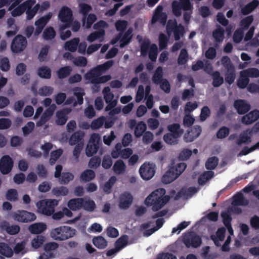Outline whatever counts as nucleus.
<instances>
[{"label": "nucleus", "mask_w": 259, "mask_h": 259, "mask_svg": "<svg viewBox=\"0 0 259 259\" xmlns=\"http://www.w3.org/2000/svg\"><path fill=\"white\" fill-rule=\"evenodd\" d=\"M54 89L50 86H44L38 90V94L42 96H50L53 92Z\"/></svg>", "instance_id": "0e129e2a"}, {"label": "nucleus", "mask_w": 259, "mask_h": 259, "mask_svg": "<svg viewBox=\"0 0 259 259\" xmlns=\"http://www.w3.org/2000/svg\"><path fill=\"white\" fill-rule=\"evenodd\" d=\"M27 45V40L25 37L21 34L17 35L13 39L11 49L13 53H18L23 51Z\"/></svg>", "instance_id": "6e6552de"}, {"label": "nucleus", "mask_w": 259, "mask_h": 259, "mask_svg": "<svg viewBox=\"0 0 259 259\" xmlns=\"http://www.w3.org/2000/svg\"><path fill=\"white\" fill-rule=\"evenodd\" d=\"M168 37L163 33H160L159 36V47L160 50L165 49L167 46Z\"/></svg>", "instance_id": "680f3d73"}, {"label": "nucleus", "mask_w": 259, "mask_h": 259, "mask_svg": "<svg viewBox=\"0 0 259 259\" xmlns=\"http://www.w3.org/2000/svg\"><path fill=\"white\" fill-rule=\"evenodd\" d=\"M0 228L2 230L5 231L8 234L14 235L19 233L20 227L17 225H10L7 221H3L0 223Z\"/></svg>", "instance_id": "a211bd4d"}, {"label": "nucleus", "mask_w": 259, "mask_h": 259, "mask_svg": "<svg viewBox=\"0 0 259 259\" xmlns=\"http://www.w3.org/2000/svg\"><path fill=\"white\" fill-rule=\"evenodd\" d=\"M211 77L212 79V85L214 88H218L224 83V78L221 76V74L218 71H214Z\"/></svg>", "instance_id": "72a5a7b5"}, {"label": "nucleus", "mask_w": 259, "mask_h": 259, "mask_svg": "<svg viewBox=\"0 0 259 259\" xmlns=\"http://www.w3.org/2000/svg\"><path fill=\"white\" fill-rule=\"evenodd\" d=\"M219 159L215 156L209 157L205 162V167L207 169L212 170L215 168L218 164Z\"/></svg>", "instance_id": "49530a36"}, {"label": "nucleus", "mask_w": 259, "mask_h": 259, "mask_svg": "<svg viewBox=\"0 0 259 259\" xmlns=\"http://www.w3.org/2000/svg\"><path fill=\"white\" fill-rule=\"evenodd\" d=\"M71 66H65L59 69L57 72L58 77L60 79L67 77L71 71Z\"/></svg>", "instance_id": "603ef678"}, {"label": "nucleus", "mask_w": 259, "mask_h": 259, "mask_svg": "<svg viewBox=\"0 0 259 259\" xmlns=\"http://www.w3.org/2000/svg\"><path fill=\"white\" fill-rule=\"evenodd\" d=\"M93 243L99 249H102L107 246V241L102 236L94 237L93 238Z\"/></svg>", "instance_id": "7c9ffc66"}, {"label": "nucleus", "mask_w": 259, "mask_h": 259, "mask_svg": "<svg viewBox=\"0 0 259 259\" xmlns=\"http://www.w3.org/2000/svg\"><path fill=\"white\" fill-rule=\"evenodd\" d=\"M251 141V138L248 136L247 132L241 133L239 135V139L236 141L238 145H241L242 144H248Z\"/></svg>", "instance_id": "09e8293b"}, {"label": "nucleus", "mask_w": 259, "mask_h": 259, "mask_svg": "<svg viewBox=\"0 0 259 259\" xmlns=\"http://www.w3.org/2000/svg\"><path fill=\"white\" fill-rule=\"evenodd\" d=\"M58 204L56 199H44L38 201L36 207L38 211L47 216H51L55 211V207Z\"/></svg>", "instance_id": "7ed1b4c3"}, {"label": "nucleus", "mask_w": 259, "mask_h": 259, "mask_svg": "<svg viewBox=\"0 0 259 259\" xmlns=\"http://www.w3.org/2000/svg\"><path fill=\"white\" fill-rule=\"evenodd\" d=\"M212 36L214 38L216 42L220 43L222 42L224 37V29L219 26L212 32Z\"/></svg>", "instance_id": "ea45409f"}, {"label": "nucleus", "mask_w": 259, "mask_h": 259, "mask_svg": "<svg viewBox=\"0 0 259 259\" xmlns=\"http://www.w3.org/2000/svg\"><path fill=\"white\" fill-rule=\"evenodd\" d=\"M37 74L41 78L49 79L51 76V70L47 66H42L38 68Z\"/></svg>", "instance_id": "37998d69"}, {"label": "nucleus", "mask_w": 259, "mask_h": 259, "mask_svg": "<svg viewBox=\"0 0 259 259\" xmlns=\"http://www.w3.org/2000/svg\"><path fill=\"white\" fill-rule=\"evenodd\" d=\"M63 151L62 149H59L54 150L51 152L50 158L49 162L51 165H54L56 161L60 158L62 155Z\"/></svg>", "instance_id": "864d4df0"}, {"label": "nucleus", "mask_w": 259, "mask_h": 259, "mask_svg": "<svg viewBox=\"0 0 259 259\" xmlns=\"http://www.w3.org/2000/svg\"><path fill=\"white\" fill-rule=\"evenodd\" d=\"M150 42L149 39L145 40L141 45L140 52L142 56H146L150 50Z\"/></svg>", "instance_id": "bf43d9fd"}, {"label": "nucleus", "mask_w": 259, "mask_h": 259, "mask_svg": "<svg viewBox=\"0 0 259 259\" xmlns=\"http://www.w3.org/2000/svg\"><path fill=\"white\" fill-rule=\"evenodd\" d=\"M96 208V205L93 200L85 199L83 198L82 207L84 210L89 211L93 212Z\"/></svg>", "instance_id": "a19ab883"}, {"label": "nucleus", "mask_w": 259, "mask_h": 259, "mask_svg": "<svg viewBox=\"0 0 259 259\" xmlns=\"http://www.w3.org/2000/svg\"><path fill=\"white\" fill-rule=\"evenodd\" d=\"M188 60V53L187 50L184 48L181 50L178 58L179 65H185Z\"/></svg>", "instance_id": "3c124183"}, {"label": "nucleus", "mask_w": 259, "mask_h": 259, "mask_svg": "<svg viewBox=\"0 0 259 259\" xmlns=\"http://www.w3.org/2000/svg\"><path fill=\"white\" fill-rule=\"evenodd\" d=\"M164 188H159L152 192L145 200V205L152 206V210L156 211L160 209L169 200L170 197L165 195Z\"/></svg>", "instance_id": "f257e3e1"}, {"label": "nucleus", "mask_w": 259, "mask_h": 259, "mask_svg": "<svg viewBox=\"0 0 259 259\" xmlns=\"http://www.w3.org/2000/svg\"><path fill=\"white\" fill-rule=\"evenodd\" d=\"M133 200V197L129 192H124L119 197V208L122 209H127L132 204Z\"/></svg>", "instance_id": "dca6fc26"}, {"label": "nucleus", "mask_w": 259, "mask_h": 259, "mask_svg": "<svg viewBox=\"0 0 259 259\" xmlns=\"http://www.w3.org/2000/svg\"><path fill=\"white\" fill-rule=\"evenodd\" d=\"M179 175L174 170L173 167L170 166L165 174L162 176L161 181L163 183L168 184L176 180Z\"/></svg>", "instance_id": "aec40b11"}, {"label": "nucleus", "mask_w": 259, "mask_h": 259, "mask_svg": "<svg viewBox=\"0 0 259 259\" xmlns=\"http://www.w3.org/2000/svg\"><path fill=\"white\" fill-rule=\"evenodd\" d=\"M234 107L239 114H244L250 109V104L243 99L235 100Z\"/></svg>", "instance_id": "2eb2a0df"}, {"label": "nucleus", "mask_w": 259, "mask_h": 259, "mask_svg": "<svg viewBox=\"0 0 259 259\" xmlns=\"http://www.w3.org/2000/svg\"><path fill=\"white\" fill-rule=\"evenodd\" d=\"M79 41L78 37L73 38L65 42L64 48L65 50L69 51L70 52H75L77 49Z\"/></svg>", "instance_id": "393cba45"}, {"label": "nucleus", "mask_w": 259, "mask_h": 259, "mask_svg": "<svg viewBox=\"0 0 259 259\" xmlns=\"http://www.w3.org/2000/svg\"><path fill=\"white\" fill-rule=\"evenodd\" d=\"M167 128L169 133L180 137L184 132L183 130L181 128L180 124L178 123L169 124Z\"/></svg>", "instance_id": "58836bf2"}, {"label": "nucleus", "mask_w": 259, "mask_h": 259, "mask_svg": "<svg viewBox=\"0 0 259 259\" xmlns=\"http://www.w3.org/2000/svg\"><path fill=\"white\" fill-rule=\"evenodd\" d=\"M248 203V200L245 198L241 193H238L233 197L232 203L234 206H246Z\"/></svg>", "instance_id": "bb28decb"}, {"label": "nucleus", "mask_w": 259, "mask_h": 259, "mask_svg": "<svg viewBox=\"0 0 259 259\" xmlns=\"http://www.w3.org/2000/svg\"><path fill=\"white\" fill-rule=\"evenodd\" d=\"M102 92L104 95L105 101L107 104L105 108V110L108 111V110L116 106L117 101L116 100H113L114 94L111 92L110 89L109 87H105Z\"/></svg>", "instance_id": "f8f14e48"}, {"label": "nucleus", "mask_w": 259, "mask_h": 259, "mask_svg": "<svg viewBox=\"0 0 259 259\" xmlns=\"http://www.w3.org/2000/svg\"><path fill=\"white\" fill-rule=\"evenodd\" d=\"M147 128L146 124L143 121L138 122L135 127L134 134L137 138H140L143 135Z\"/></svg>", "instance_id": "c03bdc74"}, {"label": "nucleus", "mask_w": 259, "mask_h": 259, "mask_svg": "<svg viewBox=\"0 0 259 259\" xmlns=\"http://www.w3.org/2000/svg\"><path fill=\"white\" fill-rule=\"evenodd\" d=\"M84 133L80 131L74 132L69 139V143L71 145L80 144H82L81 141L83 140Z\"/></svg>", "instance_id": "a878e982"}, {"label": "nucleus", "mask_w": 259, "mask_h": 259, "mask_svg": "<svg viewBox=\"0 0 259 259\" xmlns=\"http://www.w3.org/2000/svg\"><path fill=\"white\" fill-rule=\"evenodd\" d=\"M57 116L56 124L59 125L65 124L67 120V117L65 113L63 111H59L57 112Z\"/></svg>", "instance_id": "69168bd1"}, {"label": "nucleus", "mask_w": 259, "mask_h": 259, "mask_svg": "<svg viewBox=\"0 0 259 259\" xmlns=\"http://www.w3.org/2000/svg\"><path fill=\"white\" fill-rule=\"evenodd\" d=\"M54 194L57 196H66L68 194V189L63 186L54 188L53 189Z\"/></svg>", "instance_id": "052dcab7"}, {"label": "nucleus", "mask_w": 259, "mask_h": 259, "mask_svg": "<svg viewBox=\"0 0 259 259\" xmlns=\"http://www.w3.org/2000/svg\"><path fill=\"white\" fill-rule=\"evenodd\" d=\"M163 7L158 5L155 10L154 13L151 19V23L154 24L159 22L162 25H165L167 21V15L165 12H163Z\"/></svg>", "instance_id": "9b49d317"}, {"label": "nucleus", "mask_w": 259, "mask_h": 259, "mask_svg": "<svg viewBox=\"0 0 259 259\" xmlns=\"http://www.w3.org/2000/svg\"><path fill=\"white\" fill-rule=\"evenodd\" d=\"M56 32L52 27H49L45 29L42 36L45 40H49L54 39L56 36Z\"/></svg>", "instance_id": "a18cd8bd"}, {"label": "nucleus", "mask_w": 259, "mask_h": 259, "mask_svg": "<svg viewBox=\"0 0 259 259\" xmlns=\"http://www.w3.org/2000/svg\"><path fill=\"white\" fill-rule=\"evenodd\" d=\"M244 71L240 72V77L237 80V85L240 89H245L248 84L249 79Z\"/></svg>", "instance_id": "c85d7f7f"}, {"label": "nucleus", "mask_w": 259, "mask_h": 259, "mask_svg": "<svg viewBox=\"0 0 259 259\" xmlns=\"http://www.w3.org/2000/svg\"><path fill=\"white\" fill-rule=\"evenodd\" d=\"M75 234V230L68 226H60L53 229L51 236L56 240H65L73 237Z\"/></svg>", "instance_id": "f03ea898"}, {"label": "nucleus", "mask_w": 259, "mask_h": 259, "mask_svg": "<svg viewBox=\"0 0 259 259\" xmlns=\"http://www.w3.org/2000/svg\"><path fill=\"white\" fill-rule=\"evenodd\" d=\"M153 82L156 84L160 83L164 79L163 78V70L161 66H158L152 76Z\"/></svg>", "instance_id": "c9c22d12"}, {"label": "nucleus", "mask_w": 259, "mask_h": 259, "mask_svg": "<svg viewBox=\"0 0 259 259\" xmlns=\"http://www.w3.org/2000/svg\"><path fill=\"white\" fill-rule=\"evenodd\" d=\"M155 172V166L149 163H144L139 169L140 176L145 180L151 179L154 176Z\"/></svg>", "instance_id": "9d476101"}, {"label": "nucleus", "mask_w": 259, "mask_h": 259, "mask_svg": "<svg viewBox=\"0 0 259 259\" xmlns=\"http://www.w3.org/2000/svg\"><path fill=\"white\" fill-rule=\"evenodd\" d=\"M230 133V129L225 126L221 127L217 133V137L218 139H224L227 137Z\"/></svg>", "instance_id": "338daca9"}, {"label": "nucleus", "mask_w": 259, "mask_h": 259, "mask_svg": "<svg viewBox=\"0 0 259 259\" xmlns=\"http://www.w3.org/2000/svg\"><path fill=\"white\" fill-rule=\"evenodd\" d=\"M184 243L187 247L197 248L201 244L202 239L198 235L195 234H191L184 238Z\"/></svg>", "instance_id": "4468645a"}, {"label": "nucleus", "mask_w": 259, "mask_h": 259, "mask_svg": "<svg viewBox=\"0 0 259 259\" xmlns=\"http://www.w3.org/2000/svg\"><path fill=\"white\" fill-rule=\"evenodd\" d=\"M172 11L174 15L176 17H180L182 14V6L180 2L177 1H174L172 3L171 5Z\"/></svg>", "instance_id": "4d7b16f0"}, {"label": "nucleus", "mask_w": 259, "mask_h": 259, "mask_svg": "<svg viewBox=\"0 0 259 259\" xmlns=\"http://www.w3.org/2000/svg\"><path fill=\"white\" fill-rule=\"evenodd\" d=\"M116 181V178L115 176H112L109 180L106 182L104 186L103 190L107 193H110L111 189Z\"/></svg>", "instance_id": "13d9d810"}, {"label": "nucleus", "mask_w": 259, "mask_h": 259, "mask_svg": "<svg viewBox=\"0 0 259 259\" xmlns=\"http://www.w3.org/2000/svg\"><path fill=\"white\" fill-rule=\"evenodd\" d=\"M12 218L21 223H28L36 220L35 214L31 212L25 210H18L12 213Z\"/></svg>", "instance_id": "0eeeda50"}, {"label": "nucleus", "mask_w": 259, "mask_h": 259, "mask_svg": "<svg viewBox=\"0 0 259 259\" xmlns=\"http://www.w3.org/2000/svg\"><path fill=\"white\" fill-rule=\"evenodd\" d=\"M52 16L51 13H49L44 16L39 18L35 22V25L36 26H39L43 28H45L48 22L49 21Z\"/></svg>", "instance_id": "79ce46f5"}, {"label": "nucleus", "mask_w": 259, "mask_h": 259, "mask_svg": "<svg viewBox=\"0 0 259 259\" xmlns=\"http://www.w3.org/2000/svg\"><path fill=\"white\" fill-rule=\"evenodd\" d=\"M149 58L152 61H155L158 54V48L156 44L151 45L150 50L148 53Z\"/></svg>", "instance_id": "6e6d98bb"}, {"label": "nucleus", "mask_w": 259, "mask_h": 259, "mask_svg": "<svg viewBox=\"0 0 259 259\" xmlns=\"http://www.w3.org/2000/svg\"><path fill=\"white\" fill-rule=\"evenodd\" d=\"M95 177V173L92 169H86L80 175V179L83 182H90Z\"/></svg>", "instance_id": "4c0bfd02"}, {"label": "nucleus", "mask_w": 259, "mask_h": 259, "mask_svg": "<svg viewBox=\"0 0 259 259\" xmlns=\"http://www.w3.org/2000/svg\"><path fill=\"white\" fill-rule=\"evenodd\" d=\"M126 166L122 160H117L114 164L113 170L117 175H120L124 172Z\"/></svg>", "instance_id": "e433bc0d"}, {"label": "nucleus", "mask_w": 259, "mask_h": 259, "mask_svg": "<svg viewBox=\"0 0 259 259\" xmlns=\"http://www.w3.org/2000/svg\"><path fill=\"white\" fill-rule=\"evenodd\" d=\"M30 1H26L22 4L18 5L11 11V15L13 17H16L21 16L26 11L28 7H30L29 3Z\"/></svg>", "instance_id": "4be33fe9"}, {"label": "nucleus", "mask_w": 259, "mask_h": 259, "mask_svg": "<svg viewBox=\"0 0 259 259\" xmlns=\"http://www.w3.org/2000/svg\"><path fill=\"white\" fill-rule=\"evenodd\" d=\"M6 199L11 202H16L18 199L17 191L15 189H9L6 194Z\"/></svg>", "instance_id": "de8ad7c7"}, {"label": "nucleus", "mask_w": 259, "mask_h": 259, "mask_svg": "<svg viewBox=\"0 0 259 259\" xmlns=\"http://www.w3.org/2000/svg\"><path fill=\"white\" fill-rule=\"evenodd\" d=\"M259 118V111L254 110L242 117V123L249 125L256 121Z\"/></svg>", "instance_id": "6ab92c4d"}, {"label": "nucleus", "mask_w": 259, "mask_h": 259, "mask_svg": "<svg viewBox=\"0 0 259 259\" xmlns=\"http://www.w3.org/2000/svg\"><path fill=\"white\" fill-rule=\"evenodd\" d=\"M128 239V237L126 235L121 236L115 242V247L118 251H120L127 245Z\"/></svg>", "instance_id": "f704fd0d"}, {"label": "nucleus", "mask_w": 259, "mask_h": 259, "mask_svg": "<svg viewBox=\"0 0 259 259\" xmlns=\"http://www.w3.org/2000/svg\"><path fill=\"white\" fill-rule=\"evenodd\" d=\"M221 215L223 219V223L225 226L231 225L232 219L229 211H223Z\"/></svg>", "instance_id": "e2e57ef3"}, {"label": "nucleus", "mask_w": 259, "mask_h": 259, "mask_svg": "<svg viewBox=\"0 0 259 259\" xmlns=\"http://www.w3.org/2000/svg\"><path fill=\"white\" fill-rule=\"evenodd\" d=\"M201 133V127L199 125H195L190 131H188L184 135V139L186 142H191L199 137Z\"/></svg>", "instance_id": "f3484780"}, {"label": "nucleus", "mask_w": 259, "mask_h": 259, "mask_svg": "<svg viewBox=\"0 0 259 259\" xmlns=\"http://www.w3.org/2000/svg\"><path fill=\"white\" fill-rule=\"evenodd\" d=\"M45 241V237L42 235H37L31 241V245L34 249H38L41 246Z\"/></svg>", "instance_id": "8fccbe9b"}, {"label": "nucleus", "mask_w": 259, "mask_h": 259, "mask_svg": "<svg viewBox=\"0 0 259 259\" xmlns=\"http://www.w3.org/2000/svg\"><path fill=\"white\" fill-rule=\"evenodd\" d=\"M226 71L225 74V80L229 85L232 84L236 78L235 66H225Z\"/></svg>", "instance_id": "412c9836"}, {"label": "nucleus", "mask_w": 259, "mask_h": 259, "mask_svg": "<svg viewBox=\"0 0 259 259\" xmlns=\"http://www.w3.org/2000/svg\"><path fill=\"white\" fill-rule=\"evenodd\" d=\"M132 32L133 29L130 28L124 33L120 39V48H123L130 43L132 38Z\"/></svg>", "instance_id": "473e14b6"}, {"label": "nucleus", "mask_w": 259, "mask_h": 259, "mask_svg": "<svg viewBox=\"0 0 259 259\" xmlns=\"http://www.w3.org/2000/svg\"><path fill=\"white\" fill-rule=\"evenodd\" d=\"M105 120V118L104 116H101L97 119H94L91 122L90 125L91 128L94 130L100 128L103 125Z\"/></svg>", "instance_id": "5fc2aeb1"}, {"label": "nucleus", "mask_w": 259, "mask_h": 259, "mask_svg": "<svg viewBox=\"0 0 259 259\" xmlns=\"http://www.w3.org/2000/svg\"><path fill=\"white\" fill-rule=\"evenodd\" d=\"M128 23L125 20H117L115 23V26L117 31L123 32L126 28Z\"/></svg>", "instance_id": "774afa93"}, {"label": "nucleus", "mask_w": 259, "mask_h": 259, "mask_svg": "<svg viewBox=\"0 0 259 259\" xmlns=\"http://www.w3.org/2000/svg\"><path fill=\"white\" fill-rule=\"evenodd\" d=\"M100 140L98 134L92 135L85 149V153L88 157L92 156L97 153L99 148Z\"/></svg>", "instance_id": "1a4fd4ad"}, {"label": "nucleus", "mask_w": 259, "mask_h": 259, "mask_svg": "<svg viewBox=\"0 0 259 259\" xmlns=\"http://www.w3.org/2000/svg\"><path fill=\"white\" fill-rule=\"evenodd\" d=\"M14 162L12 158L8 155L3 156L0 160V170L4 175L9 174L13 168Z\"/></svg>", "instance_id": "ddd939ff"}, {"label": "nucleus", "mask_w": 259, "mask_h": 259, "mask_svg": "<svg viewBox=\"0 0 259 259\" xmlns=\"http://www.w3.org/2000/svg\"><path fill=\"white\" fill-rule=\"evenodd\" d=\"M47 229V225L44 223H35L28 227L29 231L32 234H38Z\"/></svg>", "instance_id": "5701e85b"}, {"label": "nucleus", "mask_w": 259, "mask_h": 259, "mask_svg": "<svg viewBox=\"0 0 259 259\" xmlns=\"http://www.w3.org/2000/svg\"><path fill=\"white\" fill-rule=\"evenodd\" d=\"M0 254L7 257H11L13 255V250L6 243L0 242Z\"/></svg>", "instance_id": "c756f323"}, {"label": "nucleus", "mask_w": 259, "mask_h": 259, "mask_svg": "<svg viewBox=\"0 0 259 259\" xmlns=\"http://www.w3.org/2000/svg\"><path fill=\"white\" fill-rule=\"evenodd\" d=\"M82 202L83 198H72L68 201L67 206L70 209L76 211L82 208Z\"/></svg>", "instance_id": "b1692460"}, {"label": "nucleus", "mask_w": 259, "mask_h": 259, "mask_svg": "<svg viewBox=\"0 0 259 259\" xmlns=\"http://www.w3.org/2000/svg\"><path fill=\"white\" fill-rule=\"evenodd\" d=\"M166 31L168 34L174 33L175 39L179 40L185 33L184 26L180 24H178L176 19L169 20L166 25Z\"/></svg>", "instance_id": "39448f33"}, {"label": "nucleus", "mask_w": 259, "mask_h": 259, "mask_svg": "<svg viewBox=\"0 0 259 259\" xmlns=\"http://www.w3.org/2000/svg\"><path fill=\"white\" fill-rule=\"evenodd\" d=\"M58 18L62 22L64 23L60 26L61 31L71 27L73 18L72 12L70 8L63 6L59 12Z\"/></svg>", "instance_id": "20e7f679"}, {"label": "nucleus", "mask_w": 259, "mask_h": 259, "mask_svg": "<svg viewBox=\"0 0 259 259\" xmlns=\"http://www.w3.org/2000/svg\"><path fill=\"white\" fill-rule=\"evenodd\" d=\"M180 136L174 134L168 133L164 135L163 139L164 141L169 145H176L179 142V138Z\"/></svg>", "instance_id": "2f4dec72"}, {"label": "nucleus", "mask_w": 259, "mask_h": 259, "mask_svg": "<svg viewBox=\"0 0 259 259\" xmlns=\"http://www.w3.org/2000/svg\"><path fill=\"white\" fill-rule=\"evenodd\" d=\"M197 192V189L195 187H190L188 189L182 188L177 194L176 197L179 198L191 197Z\"/></svg>", "instance_id": "cd10ccee"}, {"label": "nucleus", "mask_w": 259, "mask_h": 259, "mask_svg": "<svg viewBox=\"0 0 259 259\" xmlns=\"http://www.w3.org/2000/svg\"><path fill=\"white\" fill-rule=\"evenodd\" d=\"M112 66H96L84 75L85 80L93 84H97L99 76L108 70Z\"/></svg>", "instance_id": "423d86ee"}]
</instances>
